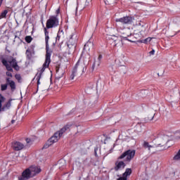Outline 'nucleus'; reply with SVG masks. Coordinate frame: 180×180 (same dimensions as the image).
Masks as SVG:
<instances>
[{
	"label": "nucleus",
	"mask_w": 180,
	"mask_h": 180,
	"mask_svg": "<svg viewBox=\"0 0 180 180\" xmlns=\"http://www.w3.org/2000/svg\"><path fill=\"white\" fill-rule=\"evenodd\" d=\"M131 175V169H127L122 177L117 179V180H127V176Z\"/></svg>",
	"instance_id": "obj_14"
},
{
	"label": "nucleus",
	"mask_w": 180,
	"mask_h": 180,
	"mask_svg": "<svg viewBox=\"0 0 180 180\" xmlns=\"http://www.w3.org/2000/svg\"><path fill=\"white\" fill-rule=\"evenodd\" d=\"M97 65V67H99V65H101V60H97L96 61H95L93 65V68H94L95 65Z\"/></svg>",
	"instance_id": "obj_27"
},
{
	"label": "nucleus",
	"mask_w": 180,
	"mask_h": 180,
	"mask_svg": "<svg viewBox=\"0 0 180 180\" xmlns=\"http://www.w3.org/2000/svg\"><path fill=\"white\" fill-rule=\"evenodd\" d=\"M26 55L28 57V58H32V52H30V50L27 49L26 51Z\"/></svg>",
	"instance_id": "obj_28"
},
{
	"label": "nucleus",
	"mask_w": 180,
	"mask_h": 180,
	"mask_svg": "<svg viewBox=\"0 0 180 180\" xmlns=\"http://www.w3.org/2000/svg\"><path fill=\"white\" fill-rule=\"evenodd\" d=\"M172 137L168 135L160 136L155 142V146L159 150H165L168 148V142L171 141Z\"/></svg>",
	"instance_id": "obj_4"
},
{
	"label": "nucleus",
	"mask_w": 180,
	"mask_h": 180,
	"mask_svg": "<svg viewBox=\"0 0 180 180\" xmlns=\"http://www.w3.org/2000/svg\"><path fill=\"white\" fill-rule=\"evenodd\" d=\"M63 164H65V161L63 160L62 161Z\"/></svg>",
	"instance_id": "obj_41"
},
{
	"label": "nucleus",
	"mask_w": 180,
	"mask_h": 180,
	"mask_svg": "<svg viewBox=\"0 0 180 180\" xmlns=\"http://www.w3.org/2000/svg\"><path fill=\"white\" fill-rule=\"evenodd\" d=\"M112 141L110 140V138H106L105 140V142H104V144H108V143Z\"/></svg>",
	"instance_id": "obj_32"
},
{
	"label": "nucleus",
	"mask_w": 180,
	"mask_h": 180,
	"mask_svg": "<svg viewBox=\"0 0 180 180\" xmlns=\"http://www.w3.org/2000/svg\"><path fill=\"white\" fill-rule=\"evenodd\" d=\"M150 56H154L155 54V50L153 49L151 51L149 52Z\"/></svg>",
	"instance_id": "obj_35"
},
{
	"label": "nucleus",
	"mask_w": 180,
	"mask_h": 180,
	"mask_svg": "<svg viewBox=\"0 0 180 180\" xmlns=\"http://www.w3.org/2000/svg\"><path fill=\"white\" fill-rule=\"evenodd\" d=\"M6 75L7 77H12V73H11V72H7Z\"/></svg>",
	"instance_id": "obj_36"
},
{
	"label": "nucleus",
	"mask_w": 180,
	"mask_h": 180,
	"mask_svg": "<svg viewBox=\"0 0 180 180\" xmlns=\"http://www.w3.org/2000/svg\"><path fill=\"white\" fill-rule=\"evenodd\" d=\"M97 60H98V61H101V60H102V55H99Z\"/></svg>",
	"instance_id": "obj_37"
},
{
	"label": "nucleus",
	"mask_w": 180,
	"mask_h": 180,
	"mask_svg": "<svg viewBox=\"0 0 180 180\" xmlns=\"http://www.w3.org/2000/svg\"><path fill=\"white\" fill-rule=\"evenodd\" d=\"M11 147L15 151H20V150L25 148V145L20 142L15 141L12 143Z\"/></svg>",
	"instance_id": "obj_13"
},
{
	"label": "nucleus",
	"mask_w": 180,
	"mask_h": 180,
	"mask_svg": "<svg viewBox=\"0 0 180 180\" xmlns=\"http://www.w3.org/2000/svg\"><path fill=\"white\" fill-rule=\"evenodd\" d=\"M115 22H117V23H122V25H131V23H134V22H136V20L132 17L125 16L121 18H117Z\"/></svg>",
	"instance_id": "obj_9"
},
{
	"label": "nucleus",
	"mask_w": 180,
	"mask_h": 180,
	"mask_svg": "<svg viewBox=\"0 0 180 180\" xmlns=\"http://www.w3.org/2000/svg\"><path fill=\"white\" fill-rule=\"evenodd\" d=\"M134 155H136V150H127L124 153H122L120 157L119 160H123L125 158V161L130 162L132 158H134Z\"/></svg>",
	"instance_id": "obj_6"
},
{
	"label": "nucleus",
	"mask_w": 180,
	"mask_h": 180,
	"mask_svg": "<svg viewBox=\"0 0 180 180\" xmlns=\"http://www.w3.org/2000/svg\"><path fill=\"white\" fill-rule=\"evenodd\" d=\"M45 41H46V59H45V62L43 64L42 68L40 70L39 72H38L36 75L37 77V85L39 86V85H40V78H41V75L43 74V72H44V70H46V68H49V66L50 65V63H51V50H50V48L49 47V39H50L49 37V32H47L45 28Z\"/></svg>",
	"instance_id": "obj_1"
},
{
	"label": "nucleus",
	"mask_w": 180,
	"mask_h": 180,
	"mask_svg": "<svg viewBox=\"0 0 180 180\" xmlns=\"http://www.w3.org/2000/svg\"><path fill=\"white\" fill-rule=\"evenodd\" d=\"M13 123H15V120H11V124H13Z\"/></svg>",
	"instance_id": "obj_40"
},
{
	"label": "nucleus",
	"mask_w": 180,
	"mask_h": 180,
	"mask_svg": "<svg viewBox=\"0 0 180 180\" xmlns=\"http://www.w3.org/2000/svg\"><path fill=\"white\" fill-rule=\"evenodd\" d=\"M6 101V98L0 94V113L1 112H5L6 109H9L11 105L12 100L10 99L5 105L2 106V103H4Z\"/></svg>",
	"instance_id": "obj_7"
},
{
	"label": "nucleus",
	"mask_w": 180,
	"mask_h": 180,
	"mask_svg": "<svg viewBox=\"0 0 180 180\" xmlns=\"http://www.w3.org/2000/svg\"><path fill=\"white\" fill-rule=\"evenodd\" d=\"M179 95V90L176 88L170 90V96H178Z\"/></svg>",
	"instance_id": "obj_20"
},
{
	"label": "nucleus",
	"mask_w": 180,
	"mask_h": 180,
	"mask_svg": "<svg viewBox=\"0 0 180 180\" xmlns=\"http://www.w3.org/2000/svg\"><path fill=\"white\" fill-rule=\"evenodd\" d=\"M68 54H72L75 51V40L71 37L68 41Z\"/></svg>",
	"instance_id": "obj_12"
},
{
	"label": "nucleus",
	"mask_w": 180,
	"mask_h": 180,
	"mask_svg": "<svg viewBox=\"0 0 180 180\" xmlns=\"http://www.w3.org/2000/svg\"><path fill=\"white\" fill-rule=\"evenodd\" d=\"M58 26V19L56 17H51L46 22L47 29H51V27H56Z\"/></svg>",
	"instance_id": "obj_10"
},
{
	"label": "nucleus",
	"mask_w": 180,
	"mask_h": 180,
	"mask_svg": "<svg viewBox=\"0 0 180 180\" xmlns=\"http://www.w3.org/2000/svg\"><path fill=\"white\" fill-rule=\"evenodd\" d=\"M143 146L144 148H147L149 151H154L155 150V146H154L147 141H144Z\"/></svg>",
	"instance_id": "obj_17"
},
{
	"label": "nucleus",
	"mask_w": 180,
	"mask_h": 180,
	"mask_svg": "<svg viewBox=\"0 0 180 180\" xmlns=\"http://www.w3.org/2000/svg\"><path fill=\"white\" fill-rule=\"evenodd\" d=\"M86 65H88V61L83 60L81 62V60H79L76 65V67L78 68L80 72L84 73L86 70Z\"/></svg>",
	"instance_id": "obj_11"
},
{
	"label": "nucleus",
	"mask_w": 180,
	"mask_h": 180,
	"mask_svg": "<svg viewBox=\"0 0 180 180\" xmlns=\"http://www.w3.org/2000/svg\"><path fill=\"white\" fill-rule=\"evenodd\" d=\"M15 78L18 79V81H20L22 79L20 75H15Z\"/></svg>",
	"instance_id": "obj_33"
},
{
	"label": "nucleus",
	"mask_w": 180,
	"mask_h": 180,
	"mask_svg": "<svg viewBox=\"0 0 180 180\" xmlns=\"http://www.w3.org/2000/svg\"><path fill=\"white\" fill-rule=\"evenodd\" d=\"M105 148L107 150V152H106L107 154H109L110 153V151H112V146L108 148V146H105Z\"/></svg>",
	"instance_id": "obj_30"
},
{
	"label": "nucleus",
	"mask_w": 180,
	"mask_h": 180,
	"mask_svg": "<svg viewBox=\"0 0 180 180\" xmlns=\"http://www.w3.org/2000/svg\"><path fill=\"white\" fill-rule=\"evenodd\" d=\"M7 82L9 84L11 89L14 91V89H16V85L15 84V82L12 80H9V79H7Z\"/></svg>",
	"instance_id": "obj_23"
},
{
	"label": "nucleus",
	"mask_w": 180,
	"mask_h": 180,
	"mask_svg": "<svg viewBox=\"0 0 180 180\" xmlns=\"http://www.w3.org/2000/svg\"><path fill=\"white\" fill-rule=\"evenodd\" d=\"M25 41H27V43H30L32 41V37L30 36H27L25 37Z\"/></svg>",
	"instance_id": "obj_29"
},
{
	"label": "nucleus",
	"mask_w": 180,
	"mask_h": 180,
	"mask_svg": "<svg viewBox=\"0 0 180 180\" xmlns=\"http://www.w3.org/2000/svg\"><path fill=\"white\" fill-rule=\"evenodd\" d=\"M61 139L60 136L58 135V133H55L53 136H52L48 141L47 142L44 144V148H49L50 146H53L54 143H57L58 140Z\"/></svg>",
	"instance_id": "obj_8"
},
{
	"label": "nucleus",
	"mask_w": 180,
	"mask_h": 180,
	"mask_svg": "<svg viewBox=\"0 0 180 180\" xmlns=\"http://www.w3.org/2000/svg\"><path fill=\"white\" fill-rule=\"evenodd\" d=\"M0 60H1L2 64L6 66L8 71H13V69L12 68H14L16 70H19L18 62H16V59H15L13 57L10 56L6 60L4 56H1Z\"/></svg>",
	"instance_id": "obj_3"
},
{
	"label": "nucleus",
	"mask_w": 180,
	"mask_h": 180,
	"mask_svg": "<svg viewBox=\"0 0 180 180\" xmlns=\"http://www.w3.org/2000/svg\"><path fill=\"white\" fill-rule=\"evenodd\" d=\"M6 15H8V10H4L0 15V19H4V18H6Z\"/></svg>",
	"instance_id": "obj_26"
},
{
	"label": "nucleus",
	"mask_w": 180,
	"mask_h": 180,
	"mask_svg": "<svg viewBox=\"0 0 180 180\" xmlns=\"http://www.w3.org/2000/svg\"><path fill=\"white\" fill-rule=\"evenodd\" d=\"M153 39H154V38L148 37L145 39L139 40L138 41H139V43H143L144 44H148V43H150L151 41V40H153Z\"/></svg>",
	"instance_id": "obj_21"
},
{
	"label": "nucleus",
	"mask_w": 180,
	"mask_h": 180,
	"mask_svg": "<svg viewBox=\"0 0 180 180\" xmlns=\"http://www.w3.org/2000/svg\"><path fill=\"white\" fill-rule=\"evenodd\" d=\"M135 26H137V29L139 30V33H143V32H146V28L143 26L140 25V22L139 25L137 23L134 24Z\"/></svg>",
	"instance_id": "obj_22"
},
{
	"label": "nucleus",
	"mask_w": 180,
	"mask_h": 180,
	"mask_svg": "<svg viewBox=\"0 0 180 180\" xmlns=\"http://www.w3.org/2000/svg\"><path fill=\"white\" fill-rule=\"evenodd\" d=\"M154 116H155V114L154 112L148 115V116L146 117V120L151 121L154 119Z\"/></svg>",
	"instance_id": "obj_24"
},
{
	"label": "nucleus",
	"mask_w": 180,
	"mask_h": 180,
	"mask_svg": "<svg viewBox=\"0 0 180 180\" xmlns=\"http://www.w3.org/2000/svg\"><path fill=\"white\" fill-rule=\"evenodd\" d=\"M174 161H180V149L173 158Z\"/></svg>",
	"instance_id": "obj_25"
},
{
	"label": "nucleus",
	"mask_w": 180,
	"mask_h": 180,
	"mask_svg": "<svg viewBox=\"0 0 180 180\" xmlns=\"http://www.w3.org/2000/svg\"><path fill=\"white\" fill-rule=\"evenodd\" d=\"M41 172V169L37 166H31L29 168L26 169L22 174V177L20 180H27L33 176H36L37 174Z\"/></svg>",
	"instance_id": "obj_2"
},
{
	"label": "nucleus",
	"mask_w": 180,
	"mask_h": 180,
	"mask_svg": "<svg viewBox=\"0 0 180 180\" xmlns=\"http://www.w3.org/2000/svg\"><path fill=\"white\" fill-rule=\"evenodd\" d=\"M70 129V125H66L65 127H63L59 131H57L56 133H58V135H59V137L61 138V136H63V134H64V133H65V131H67V130Z\"/></svg>",
	"instance_id": "obj_19"
},
{
	"label": "nucleus",
	"mask_w": 180,
	"mask_h": 180,
	"mask_svg": "<svg viewBox=\"0 0 180 180\" xmlns=\"http://www.w3.org/2000/svg\"><path fill=\"white\" fill-rule=\"evenodd\" d=\"M118 32L121 34V37L124 40H128V41H131V43H134V39H128L129 36H131V32H130V29L125 28L124 30H122L121 28H118Z\"/></svg>",
	"instance_id": "obj_5"
},
{
	"label": "nucleus",
	"mask_w": 180,
	"mask_h": 180,
	"mask_svg": "<svg viewBox=\"0 0 180 180\" xmlns=\"http://www.w3.org/2000/svg\"><path fill=\"white\" fill-rule=\"evenodd\" d=\"M6 88H8V85L6 84L1 85V91H6Z\"/></svg>",
	"instance_id": "obj_31"
},
{
	"label": "nucleus",
	"mask_w": 180,
	"mask_h": 180,
	"mask_svg": "<svg viewBox=\"0 0 180 180\" xmlns=\"http://www.w3.org/2000/svg\"><path fill=\"white\" fill-rule=\"evenodd\" d=\"M91 4V0H83L82 4L79 6V8L81 11L85 9V8H87V6H89Z\"/></svg>",
	"instance_id": "obj_18"
},
{
	"label": "nucleus",
	"mask_w": 180,
	"mask_h": 180,
	"mask_svg": "<svg viewBox=\"0 0 180 180\" xmlns=\"http://www.w3.org/2000/svg\"><path fill=\"white\" fill-rule=\"evenodd\" d=\"M92 49H94V41H88L84 45V50H86V51H91Z\"/></svg>",
	"instance_id": "obj_16"
},
{
	"label": "nucleus",
	"mask_w": 180,
	"mask_h": 180,
	"mask_svg": "<svg viewBox=\"0 0 180 180\" xmlns=\"http://www.w3.org/2000/svg\"><path fill=\"white\" fill-rule=\"evenodd\" d=\"M126 167V165L124 164V162L123 161H117L115 162V171H119V169H122Z\"/></svg>",
	"instance_id": "obj_15"
},
{
	"label": "nucleus",
	"mask_w": 180,
	"mask_h": 180,
	"mask_svg": "<svg viewBox=\"0 0 180 180\" xmlns=\"http://www.w3.org/2000/svg\"><path fill=\"white\" fill-rule=\"evenodd\" d=\"M98 150V148H95L94 151H95V155H96V151Z\"/></svg>",
	"instance_id": "obj_39"
},
{
	"label": "nucleus",
	"mask_w": 180,
	"mask_h": 180,
	"mask_svg": "<svg viewBox=\"0 0 180 180\" xmlns=\"http://www.w3.org/2000/svg\"><path fill=\"white\" fill-rule=\"evenodd\" d=\"M32 141L30 140V139H26V143H27V144H29V143H30Z\"/></svg>",
	"instance_id": "obj_38"
},
{
	"label": "nucleus",
	"mask_w": 180,
	"mask_h": 180,
	"mask_svg": "<svg viewBox=\"0 0 180 180\" xmlns=\"http://www.w3.org/2000/svg\"><path fill=\"white\" fill-rule=\"evenodd\" d=\"M75 72H73L72 73V75H70V79H74V78H75Z\"/></svg>",
	"instance_id": "obj_34"
}]
</instances>
